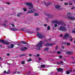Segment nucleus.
Masks as SVG:
<instances>
[{"label":"nucleus","instance_id":"nucleus-1","mask_svg":"<svg viewBox=\"0 0 75 75\" xmlns=\"http://www.w3.org/2000/svg\"><path fill=\"white\" fill-rule=\"evenodd\" d=\"M25 6H29L28 9L29 10H31L33 8V4H31V3H26L24 4Z\"/></svg>","mask_w":75,"mask_h":75},{"label":"nucleus","instance_id":"nucleus-2","mask_svg":"<svg viewBox=\"0 0 75 75\" xmlns=\"http://www.w3.org/2000/svg\"><path fill=\"white\" fill-rule=\"evenodd\" d=\"M71 13L70 12L67 13V16L70 20H75V17H71Z\"/></svg>","mask_w":75,"mask_h":75},{"label":"nucleus","instance_id":"nucleus-3","mask_svg":"<svg viewBox=\"0 0 75 75\" xmlns=\"http://www.w3.org/2000/svg\"><path fill=\"white\" fill-rule=\"evenodd\" d=\"M37 35H38L39 38L42 39L45 38V35H43L42 33H38Z\"/></svg>","mask_w":75,"mask_h":75},{"label":"nucleus","instance_id":"nucleus-4","mask_svg":"<svg viewBox=\"0 0 75 75\" xmlns=\"http://www.w3.org/2000/svg\"><path fill=\"white\" fill-rule=\"evenodd\" d=\"M58 30H61L62 31H66V30H67V28L64 26H62L59 28H58Z\"/></svg>","mask_w":75,"mask_h":75},{"label":"nucleus","instance_id":"nucleus-5","mask_svg":"<svg viewBox=\"0 0 75 75\" xmlns=\"http://www.w3.org/2000/svg\"><path fill=\"white\" fill-rule=\"evenodd\" d=\"M69 35L68 33H66L65 35H64L63 37L64 39H68V38H71V36H70V37H68Z\"/></svg>","mask_w":75,"mask_h":75},{"label":"nucleus","instance_id":"nucleus-6","mask_svg":"<svg viewBox=\"0 0 75 75\" xmlns=\"http://www.w3.org/2000/svg\"><path fill=\"white\" fill-rule=\"evenodd\" d=\"M42 41H40L38 45H37L36 47H38V48H41V47H42Z\"/></svg>","mask_w":75,"mask_h":75},{"label":"nucleus","instance_id":"nucleus-7","mask_svg":"<svg viewBox=\"0 0 75 75\" xmlns=\"http://www.w3.org/2000/svg\"><path fill=\"white\" fill-rule=\"evenodd\" d=\"M36 11V10L35 9H33V10H30L28 11V13H33Z\"/></svg>","mask_w":75,"mask_h":75},{"label":"nucleus","instance_id":"nucleus-8","mask_svg":"<svg viewBox=\"0 0 75 75\" xmlns=\"http://www.w3.org/2000/svg\"><path fill=\"white\" fill-rule=\"evenodd\" d=\"M54 45V44H50L49 43H47L45 44V46H52Z\"/></svg>","mask_w":75,"mask_h":75},{"label":"nucleus","instance_id":"nucleus-9","mask_svg":"<svg viewBox=\"0 0 75 75\" xmlns=\"http://www.w3.org/2000/svg\"><path fill=\"white\" fill-rule=\"evenodd\" d=\"M57 65H62L64 64V62H63L61 61L60 62H57Z\"/></svg>","mask_w":75,"mask_h":75},{"label":"nucleus","instance_id":"nucleus-10","mask_svg":"<svg viewBox=\"0 0 75 75\" xmlns=\"http://www.w3.org/2000/svg\"><path fill=\"white\" fill-rule=\"evenodd\" d=\"M52 23H55L56 24H60L59 22H58L57 21H52Z\"/></svg>","mask_w":75,"mask_h":75},{"label":"nucleus","instance_id":"nucleus-11","mask_svg":"<svg viewBox=\"0 0 75 75\" xmlns=\"http://www.w3.org/2000/svg\"><path fill=\"white\" fill-rule=\"evenodd\" d=\"M21 51H24L25 50H27V48L26 47H23L21 49Z\"/></svg>","mask_w":75,"mask_h":75},{"label":"nucleus","instance_id":"nucleus-12","mask_svg":"<svg viewBox=\"0 0 75 75\" xmlns=\"http://www.w3.org/2000/svg\"><path fill=\"white\" fill-rule=\"evenodd\" d=\"M13 47H14V45H13V44H11V46H8V48H13Z\"/></svg>","mask_w":75,"mask_h":75},{"label":"nucleus","instance_id":"nucleus-13","mask_svg":"<svg viewBox=\"0 0 75 75\" xmlns=\"http://www.w3.org/2000/svg\"><path fill=\"white\" fill-rule=\"evenodd\" d=\"M66 54L68 55L69 54H72L73 53L71 52H66Z\"/></svg>","mask_w":75,"mask_h":75},{"label":"nucleus","instance_id":"nucleus-14","mask_svg":"<svg viewBox=\"0 0 75 75\" xmlns=\"http://www.w3.org/2000/svg\"><path fill=\"white\" fill-rule=\"evenodd\" d=\"M3 44H10V43L7 41H4Z\"/></svg>","mask_w":75,"mask_h":75},{"label":"nucleus","instance_id":"nucleus-15","mask_svg":"<svg viewBox=\"0 0 75 75\" xmlns=\"http://www.w3.org/2000/svg\"><path fill=\"white\" fill-rule=\"evenodd\" d=\"M63 70L62 69V68H59V69H57V71L58 72H59L60 71H62Z\"/></svg>","mask_w":75,"mask_h":75},{"label":"nucleus","instance_id":"nucleus-16","mask_svg":"<svg viewBox=\"0 0 75 75\" xmlns=\"http://www.w3.org/2000/svg\"><path fill=\"white\" fill-rule=\"evenodd\" d=\"M55 7L56 8H59L61 7V6L59 5H56Z\"/></svg>","mask_w":75,"mask_h":75},{"label":"nucleus","instance_id":"nucleus-17","mask_svg":"<svg viewBox=\"0 0 75 75\" xmlns=\"http://www.w3.org/2000/svg\"><path fill=\"white\" fill-rule=\"evenodd\" d=\"M10 30L12 31H17V29L16 28H11Z\"/></svg>","mask_w":75,"mask_h":75},{"label":"nucleus","instance_id":"nucleus-18","mask_svg":"<svg viewBox=\"0 0 75 75\" xmlns=\"http://www.w3.org/2000/svg\"><path fill=\"white\" fill-rule=\"evenodd\" d=\"M42 3H44L45 6H48V5L47 4V3L45 1H43Z\"/></svg>","mask_w":75,"mask_h":75},{"label":"nucleus","instance_id":"nucleus-19","mask_svg":"<svg viewBox=\"0 0 75 75\" xmlns=\"http://www.w3.org/2000/svg\"><path fill=\"white\" fill-rule=\"evenodd\" d=\"M21 44H27V43H26V42L23 41H22V42H21Z\"/></svg>","mask_w":75,"mask_h":75},{"label":"nucleus","instance_id":"nucleus-20","mask_svg":"<svg viewBox=\"0 0 75 75\" xmlns=\"http://www.w3.org/2000/svg\"><path fill=\"white\" fill-rule=\"evenodd\" d=\"M45 66L44 65H42L41 66V68H45Z\"/></svg>","mask_w":75,"mask_h":75},{"label":"nucleus","instance_id":"nucleus-21","mask_svg":"<svg viewBox=\"0 0 75 75\" xmlns=\"http://www.w3.org/2000/svg\"><path fill=\"white\" fill-rule=\"evenodd\" d=\"M21 14H22V13H20L18 14H17V16H18V17H19V16H20Z\"/></svg>","mask_w":75,"mask_h":75},{"label":"nucleus","instance_id":"nucleus-22","mask_svg":"<svg viewBox=\"0 0 75 75\" xmlns=\"http://www.w3.org/2000/svg\"><path fill=\"white\" fill-rule=\"evenodd\" d=\"M66 74H67V75H69V74H70V72H69V71H66Z\"/></svg>","mask_w":75,"mask_h":75},{"label":"nucleus","instance_id":"nucleus-23","mask_svg":"<svg viewBox=\"0 0 75 75\" xmlns=\"http://www.w3.org/2000/svg\"><path fill=\"white\" fill-rule=\"evenodd\" d=\"M34 16H38V13H36L34 14Z\"/></svg>","mask_w":75,"mask_h":75},{"label":"nucleus","instance_id":"nucleus-24","mask_svg":"<svg viewBox=\"0 0 75 75\" xmlns=\"http://www.w3.org/2000/svg\"><path fill=\"white\" fill-rule=\"evenodd\" d=\"M23 9L24 11H27V9L26 8H23Z\"/></svg>","mask_w":75,"mask_h":75},{"label":"nucleus","instance_id":"nucleus-25","mask_svg":"<svg viewBox=\"0 0 75 75\" xmlns=\"http://www.w3.org/2000/svg\"><path fill=\"white\" fill-rule=\"evenodd\" d=\"M4 41L3 40H0V42H2L3 44L4 43Z\"/></svg>","mask_w":75,"mask_h":75},{"label":"nucleus","instance_id":"nucleus-26","mask_svg":"<svg viewBox=\"0 0 75 75\" xmlns=\"http://www.w3.org/2000/svg\"><path fill=\"white\" fill-rule=\"evenodd\" d=\"M49 48L48 47H47L44 49V51H47Z\"/></svg>","mask_w":75,"mask_h":75},{"label":"nucleus","instance_id":"nucleus-27","mask_svg":"<svg viewBox=\"0 0 75 75\" xmlns=\"http://www.w3.org/2000/svg\"><path fill=\"white\" fill-rule=\"evenodd\" d=\"M32 61V60L31 59H30L27 60V62H30V61Z\"/></svg>","mask_w":75,"mask_h":75},{"label":"nucleus","instance_id":"nucleus-28","mask_svg":"<svg viewBox=\"0 0 75 75\" xmlns=\"http://www.w3.org/2000/svg\"><path fill=\"white\" fill-rule=\"evenodd\" d=\"M50 26H48L47 27V30H50Z\"/></svg>","mask_w":75,"mask_h":75},{"label":"nucleus","instance_id":"nucleus-29","mask_svg":"<svg viewBox=\"0 0 75 75\" xmlns=\"http://www.w3.org/2000/svg\"><path fill=\"white\" fill-rule=\"evenodd\" d=\"M60 44L62 45H64L65 44V43H64V42H61Z\"/></svg>","mask_w":75,"mask_h":75},{"label":"nucleus","instance_id":"nucleus-30","mask_svg":"<svg viewBox=\"0 0 75 75\" xmlns=\"http://www.w3.org/2000/svg\"><path fill=\"white\" fill-rule=\"evenodd\" d=\"M24 63H25V62L24 61H23L21 63L22 64H24Z\"/></svg>","mask_w":75,"mask_h":75},{"label":"nucleus","instance_id":"nucleus-31","mask_svg":"<svg viewBox=\"0 0 75 75\" xmlns=\"http://www.w3.org/2000/svg\"><path fill=\"white\" fill-rule=\"evenodd\" d=\"M11 25H12V26L13 27H14L15 26H14V24H11Z\"/></svg>","mask_w":75,"mask_h":75},{"label":"nucleus","instance_id":"nucleus-32","mask_svg":"<svg viewBox=\"0 0 75 75\" xmlns=\"http://www.w3.org/2000/svg\"><path fill=\"white\" fill-rule=\"evenodd\" d=\"M57 53L58 54H61V52H57Z\"/></svg>","mask_w":75,"mask_h":75},{"label":"nucleus","instance_id":"nucleus-33","mask_svg":"<svg viewBox=\"0 0 75 75\" xmlns=\"http://www.w3.org/2000/svg\"><path fill=\"white\" fill-rule=\"evenodd\" d=\"M67 45H70V43H67Z\"/></svg>","mask_w":75,"mask_h":75},{"label":"nucleus","instance_id":"nucleus-34","mask_svg":"<svg viewBox=\"0 0 75 75\" xmlns=\"http://www.w3.org/2000/svg\"><path fill=\"white\" fill-rule=\"evenodd\" d=\"M54 27H57V24H55L54 25Z\"/></svg>","mask_w":75,"mask_h":75},{"label":"nucleus","instance_id":"nucleus-35","mask_svg":"<svg viewBox=\"0 0 75 75\" xmlns=\"http://www.w3.org/2000/svg\"><path fill=\"white\" fill-rule=\"evenodd\" d=\"M39 56H40V54H37V56L36 57H39Z\"/></svg>","mask_w":75,"mask_h":75},{"label":"nucleus","instance_id":"nucleus-36","mask_svg":"<svg viewBox=\"0 0 75 75\" xmlns=\"http://www.w3.org/2000/svg\"><path fill=\"white\" fill-rule=\"evenodd\" d=\"M58 48V46H56V47H55L56 50H57Z\"/></svg>","mask_w":75,"mask_h":75},{"label":"nucleus","instance_id":"nucleus-37","mask_svg":"<svg viewBox=\"0 0 75 75\" xmlns=\"http://www.w3.org/2000/svg\"><path fill=\"white\" fill-rule=\"evenodd\" d=\"M7 20H5L4 21V23H7Z\"/></svg>","mask_w":75,"mask_h":75},{"label":"nucleus","instance_id":"nucleus-38","mask_svg":"<svg viewBox=\"0 0 75 75\" xmlns=\"http://www.w3.org/2000/svg\"><path fill=\"white\" fill-rule=\"evenodd\" d=\"M36 30H37L39 31V30H40V28H37Z\"/></svg>","mask_w":75,"mask_h":75},{"label":"nucleus","instance_id":"nucleus-39","mask_svg":"<svg viewBox=\"0 0 75 75\" xmlns=\"http://www.w3.org/2000/svg\"><path fill=\"white\" fill-rule=\"evenodd\" d=\"M8 72L9 73H10V70H8Z\"/></svg>","mask_w":75,"mask_h":75},{"label":"nucleus","instance_id":"nucleus-40","mask_svg":"<svg viewBox=\"0 0 75 75\" xmlns=\"http://www.w3.org/2000/svg\"><path fill=\"white\" fill-rule=\"evenodd\" d=\"M38 59L39 60V61H41V59L40 58H39Z\"/></svg>","mask_w":75,"mask_h":75},{"label":"nucleus","instance_id":"nucleus-41","mask_svg":"<svg viewBox=\"0 0 75 75\" xmlns=\"http://www.w3.org/2000/svg\"><path fill=\"white\" fill-rule=\"evenodd\" d=\"M68 3H65L64 4L65 5H68Z\"/></svg>","mask_w":75,"mask_h":75},{"label":"nucleus","instance_id":"nucleus-42","mask_svg":"<svg viewBox=\"0 0 75 75\" xmlns=\"http://www.w3.org/2000/svg\"><path fill=\"white\" fill-rule=\"evenodd\" d=\"M17 74H20V72L19 71H17Z\"/></svg>","mask_w":75,"mask_h":75},{"label":"nucleus","instance_id":"nucleus-43","mask_svg":"<svg viewBox=\"0 0 75 75\" xmlns=\"http://www.w3.org/2000/svg\"><path fill=\"white\" fill-rule=\"evenodd\" d=\"M63 36V35H62V34H61L60 35V36L61 37H62Z\"/></svg>","mask_w":75,"mask_h":75},{"label":"nucleus","instance_id":"nucleus-44","mask_svg":"<svg viewBox=\"0 0 75 75\" xmlns=\"http://www.w3.org/2000/svg\"><path fill=\"white\" fill-rule=\"evenodd\" d=\"M47 24H45L44 25L45 27H46V26H47Z\"/></svg>","mask_w":75,"mask_h":75},{"label":"nucleus","instance_id":"nucleus-45","mask_svg":"<svg viewBox=\"0 0 75 75\" xmlns=\"http://www.w3.org/2000/svg\"><path fill=\"white\" fill-rule=\"evenodd\" d=\"M59 58H61L62 57V56H59Z\"/></svg>","mask_w":75,"mask_h":75},{"label":"nucleus","instance_id":"nucleus-46","mask_svg":"<svg viewBox=\"0 0 75 75\" xmlns=\"http://www.w3.org/2000/svg\"><path fill=\"white\" fill-rule=\"evenodd\" d=\"M74 8H75V7H72L71 9H74Z\"/></svg>","mask_w":75,"mask_h":75},{"label":"nucleus","instance_id":"nucleus-47","mask_svg":"<svg viewBox=\"0 0 75 75\" xmlns=\"http://www.w3.org/2000/svg\"><path fill=\"white\" fill-rule=\"evenodd\" d=\"M4 74H5V73H6V71H4Z\"/></svg>","mask_w":75,"mask_h":75},{"label":"nucleus","instance_id":"nucleus-48","mask_svg":"<svg viewBox=\"0 0 75 75\" xmlns=\"http://www.w3.org/2000/svg\"><path fill=\"white\" fill-rule=\"evenodd\" d=\"M72 63L73 64H75V61L73 62H72Z\"/></svg>","mask_w":75,"mask_h":75},{"label":"nucleus","instance_id":"nucleus-49","mask_svg":"<svg viewBox=\"0 0 75 75\" xmlns=\"http://www.w3.org/2000/svg\"><path fill=\"white\" fill-rule=\"evenodd\" d=\"M69 4V5H72V3H70Z\"/></svg>","mask_w":75,"mask_h":75},{"label":"nucleus","instance_id":"nucleus-50","mask_svg":"<svg viewBox=\"0 0 75 75\" xmlns=\"http://www.w3.org/2000/svg\"><path fill=\"white\" fill-rule=\"evenodd\" d=\"M6 74H9V73L8 71H7V72H6Z\"/></svg>","mask_w":75,"mask_h":75},{"label":"nucleus","instance_id":"nucleus-51","mask_svg":"<svg viewBox=\"0 0 75 75\" xmlns=\"http://www.w3.org/2000/svg\"><path fill=\"white\" fill-rule=\"evenodd\" d=\"M71 58H72V59H74V57H72Z\"/></svg>","mask_w":75,"mask_h":75},{"label":"nucleus","instance_id":"nucleus-52","mask_svg":"<svg viewBox=\"0 0 75 75\" xmlns=\"http://www.w3.org/2000/svg\"><path fill=\"white\" fill-rule=\"evenodd\" d=\"M0 10H3V9H2V8H0Z\"/></svg>","mask_w":75,"mask_h":75},{"label":"nucleus","instance_id":"nucleus-53","mask_svg":"<svg viewBox=\"0 0 75 75\" xmlns=\"http://www.w3.org/2000/svg\"><path fill=\"white\" fill-rule=\"evenodd\" d=\"M3 25L4 26H6V24H3Z\"/></svg>","mask_w":75,"mask_h":75},{"label":"nucleus","instance_id":"nucleus-54","mask_svg":"<svg viewBox=\"0 0 75 75\" xmlns=\"http://www.w3.org/2000/svg\"><path fill=\"white\" fill-rule=\"evenodd\" d=\"M7 55L8 56L10 55V54H7Z\"/></svg>","mask_w":75,"mask_h":75},{"label":"nucleus","instance_id":"nucleus-55","mask_svg":"<svg viewBox=\"0 0 75 75\" xmlns=\"http://www.w3.org/2000/svg\"><path fill=\"white\" fill-rule=\"evenodd\" d=\"M73 72H75V69H74V70H73Z\"/></svg>","mask_w":75,"mask_h":75},{"label":"nucleus","instance_id":"nucleus-56","mask_svg":"<svg viewBox=\"0 0 75 75\" xmlns=\"http://www.w3.org/2000/svg\"><path fill=\"white\" fill-rule=\"evenodd\" d=\"M62 48H64V46H62Z\"/></svg>","mask_w":75,"mask_h":75},{"label":"nucleus","instance_id":"nucleus-57","mask_svg":"<svg viewBox=\"0 0 75 75\" xmlns=\"http://www.w3.org/2000/svg\"><path fill=\"white\" fill-rule=\"evenodd\" d=\"M32 55H31V54H29V56H31Z\"/></svg>","mask_w":75,"mask_h":75},{"label":"nucleus","instance_id":"nucleus-58","mask_svg":"<svg viewBox=\"0 0 75 75\" xmlns=\"http://www.w3.org/2000/svg\"><path fill=\"white\" fill-rule=\"evenodd\" d=\"M7 4H10V3L8 2L7 3Z\"/></svg>","mask_w":75,"mask_h":75},{"label":"nucleus","instance_id":"nucleus-59","mask_svg":"<svg viewBox=\"0 0 75 75\" xmlns=\"http://www.w3.org/2000/svg\"><path fill=\"white\" fill-rule=\"evenodd\" d=\"M3 46L2 45H0V47H2Z\"/></svg>","mask_w":75,"mask_h":75},{"label":"nucleus","instance_id":"nucleus-60","mask_svg":"<svg viewBox=\"0 0 75 75\" xmlns=\"http://www.w3.org/2000/svg\"><path fill=\"white\" fill-rule=\"evenodd\" d=\"M70 40H71V41H72V39H70Z\"/></svg>","mask_w":75,"mask_h":75},{"label":"nucleus","instance_id":"nucleus-61","mask_svg":"<svg viewBox=\"0 0 75 75\" xmlns=\"http://www.w3.org/2000/svg\"><path fill=\"white\" fill-rule=\"evenodd\" d=\"M47 42H49L50 41V40H48L47 41Z\"/></svg>","mask_w":75,"mask_h":75},{"label":"nucleus","instance_id":"nucleus-62","mask_svg":"<svg viewBox=\"0 0 75 75\" xmlns=\"http://www.w3.org/2000/svg\"><path fill=\"white\" fill-rule=\"evenodd\" d=\"M74 44H75V40L74 41Z\"/></svg>","mask_w":75,"mask_h":75},{"label":"nucleus","instance_id":"nucleus-63","mask_svg":"<svg viewBox=\"0 0 75 75\" xmlns=\"http://www.w3.org/2000/svg\"><path fill=\"white\" fill-rule=\"evenodd\" d=\"M28 73L29 74H30V71H29Z\"/></svg>","mask_w":75,"mask_h":75},{"label":"nucleus","instance_id":"nucleus-64","mask_svg":"<svg viewBox=\"0 0 75 75\" xmlns=\"http://www.w3.org/2000/svg\"><path fill=\"white\" fill-rule=\"evenodd\" d=\"M1 65H0V67H1Z\"/></svg>","mask_w":75,"mask_h":75}]
</instances>
